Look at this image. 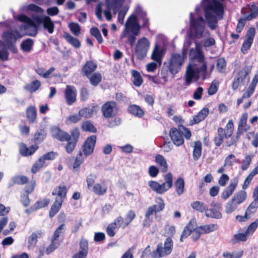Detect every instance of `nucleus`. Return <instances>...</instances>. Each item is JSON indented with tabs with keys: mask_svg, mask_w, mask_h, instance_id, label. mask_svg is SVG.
Instances as JSON below:
<instances>
[{
	"mask_svg": "<svg viewBox=\"0 0 258 258\" xmlns=\"http://www.w3.org/2000/svg\"><path fill=\"white\" fill-rule=\"evenodd\" d=\"M213 208L210 209H208L206 211L205 215L207 217H211L215 219H221L222 217V215L220 212L221 209V206L218 203H215L213 205Z\"/></svg>",
	"mask_w": 258,
	"mask_h": 258,
	"instance_id": "26",
	"label": "nucleus"
},
{
	"mask_svg": "<svg viewBox=\"0 0 258 258\" xmlns=\"http://www.w3.org/2000/svg\"><path fill=\"white\" fill-rule=\"evenodd\" d=\"M63 37L74 48H79L81 47V44L79 40L72 36L69 32H64L63 35Z\"/></svg>",
	"mask_w": 258,
	"mask_h": 258,
	"instance_id": "35",
	"label": "nucleus"
},
{
	"mask_svg": "<svg viewBox=\"0 0 258 258\" xmlns=\"http://www.w3.org/2000/svg\"><path fill=\"white\" fill-rule=\"evenodd\" d=\"M175 190L177 194L180 196L184 191V181L181 177H178L174 183Z\"/></svg>",
	"mask_w": 258,
	"mask_h": 258,
	"instance_id": "47",
	"label": "nucleus"
},
{
	"mask_svg": "<svg viewBox=\"0 0 258 258\" xmlns=\"http://www.w3.org/2000/svg\"><path fill=\"white\" fill-rule=\"evenodd\" d=\"M250 72L251 69L248 66H245L242 69L238 71L236 76L239 78L241 80L244 81Z\"/></svg>",
	"mask_w": 258,
	"mask_h": 258,
	"instance_id": "53",
	"label": "nucleus"
},
{
	"mask_svg": "<svg viewBox=\"0 0 258 258\" xmlns=\"http://www.w3.org/2000/svg\"><path fill=\"white\" fill-rule=\"evenodd\" d=\"M70 137L67 141V144L64 147L66 151L68 154H71L75 150L77 143L80 138V133L79 128L75 127L70 132Z\"/></svg>",
	"mask_w": 258,
	"mask_h": 258,
	"instance_id": "11",
	"label": "nucleus"
},
{
	"mask_svg": "<svg viewBox=\"0 0 258 258\" xmlns=\"http://www.w3.org/2000/svg\"><path fill=\"white\" fill-rule=\"evenodd\" d=\"M51 136L55 139L60 142H65L69 137L70 135L68 133L62 131L59 127L54 126L50 129Z\"/></svg>",
	"mask_w": 258,
	"mask_h": 258,
	"instance_id": "20",
	"label": "nucleus"
},
{
	"mask_svg": "<svg viewBox=\"0 0 258 258\" xmlns=\"http://www.w3.org/2000/svg\"><path fill=\"white\" fill-rule=\"evenodd\" d=\"M226 68V62L224 58L220 57L217 59L216 63V69L218 72L223 73L225 72Z\"/></svg>",
	"mask_w": 258,
	"mask_h": 258,
	"instance_id": "59",
	"label": "nucleus"
},
{
	"mask_svg": "<svg viewBox=\"0 0 258 258\" xmlns=\"http://www.w3.org/2000/svg\"><path fill=\"white\" fill-rule=\"evenodd\" d=\"M45 164L43 159L40 157L33 164L31 168V172L33 174L38 172L41 168H42Z\"/></svg>",
	"mask_w": 258,
	"mask_h": 258,
	"instance_id": "57",
	"label": "nucleus"
},
{
	"mask_svg": "<svg viewBox=\"0 0 258 258\" xmlns=\"http://www.w3.org/2000/svg\"><path fill=\"white\" fill-rule=\"evenodd\" d=\"M18 20L24 22L26 24L25 26V29H27L28 27H31L34 28V31L33 33H30L29 35L32 36H35L37 34V28L38 26L36 25L33 21H32L30 18L24 14H21L18 16Z\"/></svg>",
	"mask_w": 258,
	"mask_h": 258,
	"instance_id": "22",
	"label": "nucleus"
},
{
	"mask_svg": "<svg viewBox=\"0 0 258 258\" xmlns=\"http://www.w3.org/2000/svg\"><path fill=\"white\" fill-rule=\"evenodd\" d=\"M82 130L85 132L96 133L97 130L95 126L89 120L83 122L81 125Z\"/></svg>",
	"mask_w": 258,
	"mask_h": 258,
	"instance_id": "54",
	"label": "nucleus"
},
{
	"mask_svg": "<svg viewBox=\"0 0 258 258\" xmlns=\"http://www.w3.org/2000/svg\"><path fill=\"white\" fill-rule=\"evenodd\" d=\"M26 118L29 123H33L37 119V109L33 105L28 106L26 110Z\"/></svg>",
	"mask_w": 258,
	"mask_h": 258,
	"instance_id": "28",
	"label": "nucleus"
},
{
	"mask_svg": "<svg viewBox=\"0 0 258 258\" xmlns=\"http://www.w3.org/2000/svg\"><path fill=\"white\" fill-rule=\"evenodd\" d=\"M164 182L162 184L157 181L151 180L148 182V185L152 190L157 194H162L170 188L173 185V175L171 172H168L164 175Z\"/></svg>",
	"mask_w": 258,
	"mask_h": 258,
	"instance_id": "6",
	"label": "nucleus"
},
{
	"mask_svg": "<svg viewBox=\"0 0 258 258\" xmlns=\"http://www.w3.org/2000/svg\"><path fill=\"white\" fill-rule=\"evenodd\" d=\"M200 73L202 74L203 80L207 78V68L205 64L200 65L195 63L192 65L189 64L187 68L185 74L186 85H189L193 79L198 80L200 77Z\"/></svg>",
	"mask_w": 258,
	"mask_h": 258,
	"instance_id": "3",
	"label": "nucleus"
},
{
	"mask_svg": "<svg viewBox=\"0 0 258 258\" xmlns=\"http://www.w3.org/2000/svg\"><path fill=\"white\" fill-rule=\"evenodd\" d=\"M90 34L94 37L99 44H101L103 42L102 37L101 33L98 28L96 27H93L90 30Z\"/></svg>",
	"mask_w": 258,
	"mask_h": 258,
	"instance_id": "55",
	"label": "nucleus"
},
{
	"mask_svg": "<svg viewBox=\"0 0 258 258\" xmlns=\"http://www.w3.org/2000/svg\"><path fill=\"white\" fill-rule=\"evenodd\" d=\"M96 136L92 135L87 138L82 146V153L86 157L92 154L96 142Z\"/></svg>",
	"mask_w": 258,
	"mask_h": 258,
	"instance_id": "16",
	"label": "nucleus"
},
{
	"mask_svg": "<svg viewBox=\"0 0 258 258\" xmlns=\"http://www.w3.org/2000/svg\"><path fill=\"white\" fill-rule=\"evenodd\" d=\"M41 82L38 80L32 81L30 83L26 84L24 86V89L30 93L37 91L41 87Z\"/></svg>",
	"mask_w": 258,
	"mask_h": 258,
	"instance_id": "39",
	"label": "nucleus"
},
{
	"mask_svg": "<svg viewBox=\"0 0 258 258\" xmlns=\"http://www.w3.org/2000/svg\"><path fill=\"white\" fill-rule=\"evenodd\" d=\"M211 11L218 16H222L224 13L222 4L217 0H212L211 2L205 7V15L207 13L212 14Z\"/></svg>",
	"mask_w": 258,
	"mask_h": 258,
	"instance_id": "15",
	"label": "nucleus"
},
{
	"mask_svg": "<svg viewBox=\"0 0 258 258\" xmlns=\"http://www.w3.org/2000/svg\"><path fill=\"white\" fill-rule=\"evenodd\" d=\"M202 150V143L200 141L195 142L192 152V157L195 161H197L201 156Z\"/></svg>",
	"mask_w": 258,
	"mask_h": 258,
	"instance_id": "41",
	"label": "nucleus"
},
{
	"mask_svg": "<svg viewBox=\"0 0 258 258\" xmlns=\"http://www.w3.org/2000/svg\"><path fill=\"white\" fill-rule=\"evenodd\" d=\"M137 17L134 14L131 15L125 23V27L130 29L132 34H128L127 41L131 46L135 45L136 36L139 34L141 26L137 21Z\"/></svg>",
	"mask_w": 258,
	"mask_h": 258,
	"instance_id": "7",
	"label": "nucleus"
},
{
	"mask_svg": "<svg viewBox=\"0 0 258 258\" xmlns=\"http://www.w3.org/2000/svg\"><path fill=\"white\" fill-rule=\"evenodd\" d=\"M194 57L199 63H201V65L205 64L207 67V63L205 61L204 54L203 51L200 48H196V53Z\"/></svg>",
	"mask_w": 258,
	"mask_h": 258,
	"instance_id": "52",
	"label": "nucleus"
},
{
	"mask_svg": "<svg viewBox=\"0 0 258 258\" xmlns=\"http://www.w3.org/2000/svg\"><path fill=\"white\" fill-rule=\"evenodd\" d=\"M136 12L143 21L142 27L144 29L149 30L150 27L149 19L147 17V13L144 12L141 7L137 8Z\"/></svg>",
	"mask_w": 258,
	"mask_h": 258,
	"instance_id": "36",
	"label": "nucleus"
},
{
	"mask_svg": "<svg viewBox=\"0 0 258 258\" xmlns=\"http://www.w3.org/2000/svg\"><path fill=\"white\" fill-rule=\"evenodd\" d=\"M191 207L195 210L201 213L206 212L208 211V206L203 202L195 201L191 203Z\"/></svg>",
	"mask_w": 258,
	"mask_h": 258,
	"instance_id": "42",
	"label": "nucleus"
},
{
	"mask_svg": "<svg viewBox=\"0 0 258 258\" xmlns=\"http://www.w3.org/2000/svg\"><path fill=\"white\" fill-rule=\"evenodd\" d=\"M257 227L258 219H256L248 226L245 232L248 236H251Z\"/></svg>",
	"mask_w": 258,
	"mask_h": 258,
	"instance_id": "58",
	"label": "nucleus"
},
{
	"mask_svg": "<svg viewBox=\"0 0 258 258\" xmlns=\"http://www.w3.org/2000/svg\"><path fill=\"white\" fill-rule=\"evenodd\" d=\"M186 54V50L183 49L182 51V55L179 53H174L172 55L168 69H165L164 67L161 69V78L164 80L163 84L167 81L168 77V72L171 74L174 75L177 74L180 69L181 66L184 61V56Z\"/></svg>",
	"mask_w": 258,
	"mask_h": 258,
	"instance_id": "2",
	"label": "nucleus"
},
{
	"mask_svg": "<svg viewBox=\"0 0 258 258\" xmlns=\"http://www.w3.org/2000/svg\"><path fill=\"white\" fill-rule=\"evenodd\" d=\"M238 205H239L236 203V202H235V201L231 199L229 201H228L226 205V213L227 214L232 213L236 210Z\"/></svg>",
	"mask_w": 258,
	"mask_h": 258,
	"instance_id": "56",
	"label": "nucleus"
},
{
	"mask_svg": "<svg viewBox=\"0 0 258 258\" xmlns=\"http://www.w3.org/2000/svg\"><path fill=\"white\" fill-rule=\"evenodd\" d=\"M107 185L106 182L104 181L102 184L97 183H95L92 187V191L97 196H102L104 195L107 190Z\"/></svg>",
	"mask_w": 258,
	"mask_h": 258,
	"instance_id": "31",
	"label": "nucleus"
},
{
	"mask_svg": "<svg viewBox=\"0 0 258 258\" xmlns=\"http://www.w3.org/2000/svg\"><path fill=\"white\" fill-rule=\"evenodd\" d=\"M136 217V214L135 211L130 210L125 215L124 218L121 216H118L116 218L117 219V222L119 221L121 225V228L124 229L131 223L132 221L135 219Z\"/></svg>",
	"mask_w": 258,
	"mask_h": 258,
	"instance_id": "18",
	"label": "nucleus"
},
{
	"mask_svg": "<svg viewBox=\"0 0 258 258\" xmlns=\"http://www.w3.org/2000/svg\"><path fill=\"white\" fill-rule=\"evenodd\" d=\"M249 10L250 13L247 15V19L251 20L255 19L258 16V7L254 3L250 6Z\"/></svg>",
	"mask_w": 258,
	"mask_h": 258,
	"instance_id": "62",
	"label": "nucleus"
},
{
	"mask_svg": "<svg viewBox=\"0 0 258 258\" xmlns=\"http://www.w3.org/2000/svg\"><path fill=\"white\" fill-rule=\"evenodd\" d=\"M173 241L171 237H167L164 244L160 242L157 245L156 249L150 253L152 258H161L169 255L173 248Z\"/></svg>",
	"mask_w": 258,
	"mask_h": 258,
	"instance_id": "5",
	"label": "nucleus"
},
{
	"mask_svg": "<svg viewBox=\"0 0 258 258\" xmlns=\"http://www.w3.org/2000/svg\"><path fill=\"white\" fill-rule=\"evenodd\" d=\"M155 161L162 172L165 173L167 171L168 165L165 158L162 155L160 154L156 155Z\"/></svg>",
	"mask_w": 258,
	"mask_h": 258,
	"instance_id": "32",
	"label": "nucleus"
},
{
	"mask_svg": "<svg viewBox=\"0 0 258 258\" xmlns=\"http://www.w3.org/2000/svg\"><path fill=\"white\" fill-rule=\"evenodd\" d=\"M108 8H113L114 11H117L122 6L123 0H106Z\"/></svg>",
	"mask_w": 258,
	"mask_h": 258,
	"instance_id": "51",
	"label": "nucleus"
},
{
	"mask_svg": "<svg viewBox=\"0 0 258 258\" xmlns=\"http://www.w3.org/2000/svg\"><path fill=\"white\" fill-rule=\"evenodd\" d=\"M131 76L133 78V83L136 87H140L143 83V79L140 73L135 70L131 72Z\"/></svg>",
	"mask_w": 258,
	"mask_h": 258,
	"instance_id": "40",
	"label": "nucleus"
},
{
	"mask_svg": "<svg viewBox=\"0 0 258 258\" xmlns=\"http://www.w3.org/2000/svg\"><path fill=\"white\" fill-rule=\"evenodd\" d=\"M98 106H93L91 108L85 107L79 111V113L81 117L85 118H90L94 112L96 111V108Z\"/></svg>",
	"mask_w": 258,
	"mask_h": 258,
	"instance_id": "37",
	"label": "nucleus"
},
{
	"mask_svg": "<svg viewBox=\"0 0 258 258\" xmlns=\"http://www.w3.org/2000/svg\"><path fill=\"white\" fill-rule=\"evenodd\" d=\"M248 114L246 113H243L240 117L238 123L237 130L235 137H232L234 130V125L232 119H229L224 128L219 127L217 128V135L214 139V143L217 147H220L224 142V140L231 138L229 141L226 142V147H229L236 144L240 139L241 135L244 133L248 131L250 127L247 123Z\"/></svg>",
	"mask_w": 258,
	"mask_h": 258,
	"instance_id": "1",
	"label": "nucleus"
},
{
	"mask_svg": "<svg viewBox=\"0 0 258 258\" xmlns=\"http://www.w3.org/2000/svg\"><path fill=\"white\" fill-rule=\"evenodd\" d=\"M101 111L105 118H108L116 116L118 112L117 103L114 101L106 102L101 107Z\"/></svg>",
	"mask_w": 258,
	"mask_h": 258,
	"instance_id": "12",
	"label": "nucleus"
},
{
	"mask_svg": "<svg viewBox=\"0 0 258 258\" xmlns=\"http://www.w3.org/2000/svg\"><path fill=\"white\" fill-rule=\"evenodd\" d=\"M117 221V219H115L113 222L109 224L106 228V232L109 237H113L116 233L115 229L117 228H121V225L119 221Z\"/></svg>",
	"mask_w": 258,
	"mask_h": 258,
	"instance_id": "33",
	"label": "nucleus"
},
{
	"mask_svg": "<svg viewBox=\"0 0 258 258\" xmlns=\"http://www.w3.org/2000/svg\"><path fill=\"white\" fill-rule=\"evenodd\" d=\"M209 113V108L204 107L202 109L197 115L193 116V118L190 120L191 124H195L200 123L204 120L208 116Z\"/></svg>",
	"mask_w": 258,
	"mask_h": 258,
	"instance_id": "27",
	"label": "nucleus"
},
{
	"mask_svg": "<svg viewBox=\"0 0 258 258\" xmlns=\"http://www.w3.org/2000/svg\"><path fill=\"white\" fill-rule=\"evenodd\" d=\"M86 157L83 155L82 151H80L75 158L74 161L70 166V169L73 172H79L81 164L84 162Z\"/></svg>",
	"mask_w": 258,
	"mask_h": 258,
	"instance_id": "23",
	"label": "nucleus"
},
{
	"mask_svg": "<svg viewBox=\"0 0 258 258\" xmlns=\"http://www.w3.org/2000/svg\"><path fill=\"white\" fill-rule=\"evenodd\" d=\"M155 202L157 203V205L151 206L148 208L146 212H147V215H154L163 210L165 208V203L161 197H157L155 199Z\"/></svg>",
	"mask_w": 258,
	"mask_h": 258,
	"instance_id": "21",
	"label": "nucleus"
},
{
	"mask_svg": "<svg viewBox=\"0 0 258 258\" xmlns=\"http://www.w3.org/2000/svg\"><path fill=\"white\" fill-rule=\"evenodd\" d=\"M248 236L245 232L244 233H239L233 235L231 239L232 244H236L240 241L245 242L247 240Z\"/></svg>",
	"mask_w": 258,
	"mask_h": 258,
	"instance_id": "46",
	"label": "nucleus"
},
{
	"mask_svg": "<svg viewBox=\"0 0 258 258\" xmlns=\"http://www.w3.org/2000/svg\"><path fill=\"white\" fill-rule=\"evenodd\" d=\"M205 18L208 22L209 27L211 30H214L217 27V20L216 16L213 14L207 13Z\"/></svg>",
	"mask_w": 258,
	"mask_h": 258,
	"instance_id": "43",
	"label": "nucleus"
},
{
	"mask_svg": "<svg viewBox=\"0 0 258 258\" xmlns=\"http://www.w3.org/2000/svg\"><path fill=\"white\" fill-rule=\"evenodd\" d=\"M43 26L44 29L47 30L50 34H52L53 32L54 25L49 17L44 16Z\"/></svg>",
	"mask_w": 258,
	"mask_h": 258,
	"instance_id": "45",
	"label": "nucleus"
},
{
	"mask_svg": "<svg viewBox=\"0 0 258 258\" xmlns=\"http://www.w3.org/2000/svg\"><path fill=\"white\" fill-rule=\"evenodd\" d=\"M128 112L136 117H142L145 113L144 110L138 105L132 104L128 106Z\"/></svg>",
	"mask_w": 258,
	"mask_h": 258,
	"instance_id": "34",
	"label": "nucleus"
},
{
	"mask_svg": "<svg viewBox=\"0 0 258 258\" xmlns=\"http://www.w3.org/2000/svg\"><path fill=\"white\" fill-rule=\"evenodd\" d=\"M190 26L194 31L197 38L203 37L205 30V24L203 18L201 16L195 19L192 13H190Z\"/></svg>",
	"mask_w": 258,
	"mask_h": 258,
	"instance_id": "10",
	"label": "nucleus"
},
{
	"mask_svg": "<svg viewBox=\"0 0 258 258\" xmlns=\"http://www.w3.org/2000/svg\"><path fill=\"white\" fill-rule=\"evenodd\" d=\"M255 29L253 27H250L247 30L245 39L241 47V52L245 54L250 48L255 35Z\"/></svg>",
	"mask_w": 258,
	"mask_h": 258,
	"instance_id": "13",
	"label": "nucleus"
},
{
	"mask_svg": "<svg viewBox=\"0 0 258 258\" xmlns=\"http://www.w3.org/2000/svg\"><path fill=\"white\" fill-rule=\"evenodd\" d=\"M59 242L57 241V240H54V239L51 238V243L46 248L45 253L47 254H49L55 250L59 246Z\"/></svg>",
	"mask_w": 258,
	"mask_h": 258,
	"instance_id": "63",
	"label": "nucleus"
},
{
	"mask_svg": "<svg viewBox=\"0 0 258 258\" xmlns=\"http://www.w3.org/2000/svg\"><path fill=\"white\" fill-rule=\"evenodd\" d=\"M39 148L37 145L34 144L27 147L24 143H21L19 145V152L20 154L23 157H27L33 155Z\"/></svg>",
	"mask_w": 258,
	"mask_h": 258,
	"instance_id": "19",
	"label": "nucleus"
},
{
	"mask_svg": "<svg viewBox=\"0 0 258 258\" xmlns=\"http://www.w3.org/2000/svg\"><path fill=\"white\" fill-rule=\"evenodd\" d=\"M62 203L63 202H61L59 201L55 200V201L53 203L49 210V215L50 218L54 217L55 215L59 211L61 207Z\"/></svg>",
	"mask_w": 258,
	"mask_h": 258,
	"instance_id": "50",
	"label": "nucleus"
},
{
	"mask_svg": "<svg viewBox=\"0 0 258 258\" xmlns=\"http://www.w3.org/2000/svg\"><path fill=\"white\" fill-rule=\"evenodd\" d=\"M12 180L15 184L24 185L28 182L29 179L25 175H17L13 177Z\"/></svg>",
	"mask_w": 258,
	"mask_h": 258,
	"instance_id": "60",
	"label": "nucleus"
},
{
	"mask_svg": "<svg viewBox=\"0 0 258 258\" xmlns=\"http://www.w3.org/2000/svg\"><path fill=\"white\" fill-rule=\"evenodd\" d=\"M67 191L68 189L66 185H59L54 188L52 195L56 196L55 200L63 202L66 198Z\"/></svg>",
	"mask_w": 258,
	"mask_h": 258,
	"instance_id": "25",
	"label": "nucleus"
},
{
	"mask_svg": "<svg viewBox=\"0 0 258 258\" xmlns=\"http://www.w3.org/2000/svg\"><path fill=\"white\" fill-rule=\"evenodd\" d=\"M66 103L69 105H73L77 100V91L76 88L71 85H67L64 92Z\"/></svg>",
	"mask_w": 258,
	"mask_h": 258,
	"instance_id": "17",
	"label": "nucleus"
},
{
	"mask_svg": "<svg viewBox=\"0 0 258 258\" xmlns=\"http://www.w3.org/2000/svg\"><path fill=\"white\" fill-rule=\"evenodd\" d=\"M42 235L43 232L41 230L32 233L28 239V248L30 249L34 247L37 244V238L41 237Z\"/></svg>",
	"mask_w": 258,
	"mask_h": 258,
	"instance_id": "30",
	"label": "nucleus"
},
{
	"mask_svg": "<svg viewBox=\"0 0 258 258\" xmlns=\"http://www.w3.org/2000/svg\"><path fill=\"white\" fill-rule=\"evenodd\" d=\"M182 131L179 127H171L169 131V136L173 143L176 146H180L184 144V137L186 140H189L191 137L190 130L184 126H180Z\"/></svg>",
	"mask_w": 258,
	"mask_h": 258,
	"instance_id": "4",
	"label": "nucleus"
},
{
	"mask_svg": "<svg viewBox=\"0 0 258 258\" xmlns=\"http://www.w3.org/2000/svg\"><path fill=\"white\" fill-rule=\"evenodd\" d=\"M88 78L89 80L90 84L92 86L96 87L101 82L102 75L99 72H96L91 75Z\"/></svg>",
	"mask_w": 258,
	"mask_h": 258,
	"instance_id": "44",
	"label": "nucleus"
},
{
	"mask_svg": "<svg viewBox=\"0 0 258 258\" xmlns=\"http://www.w3.org/2000/svg\"><path fill=\"white\" fill-rule=\"evenodd\" d=\"M46 132L44 128L37 130L34 134L33 141L35 144L37 145L41 143L46 136Z\"/></svg>",
	"mask_w": 258,
	"mask_h": 258,
	"instance_id": "38",
	"label": "nucleus"
},
{
	"mask_svg": "<svg viewBox=\"0 0 258 258\" xmlns=\"http://www.w3.org/2000/svg\"><path fill=\"white\" fill-rule=\"evenodd\" d=\"M217 225L214 224L200 226V228L202 230L203 234H207L213 232L217 229Z\"/></svg>",
	"mask_w": 258,
	"mask_h": 258,
	"instance_id": "61",
	"label": "nucleus"
},
{
	"mask_svg": "<svg viewBox=\"0 0 258 258\" xmlns=\"http://www.w3.org/2000/svg\"><path fill=\"white\" fill-rule=\"evenodd\" d=\"M246 192L244 190H241L237 192L232 197V199L240 205L243 203L246 198Z\"/></svg>",
	"mask_w": 258,
	"mask_h": 258,
	"instance_id": "48",
	"label": "nucleus"
},
{
	"mask_svg": "<svg viewBox=\"0 0 258 258\" xmlns=\"http://www.w3.org/2000/svg\"><path fill=\"white\" fill-rule=\"evenodd\" d=\"M237 185V182H231L228 186L226 187L221 194V198L226 200L229 198L235 190Z\"/></svg>",
	"mask_w": 258,
	"mask_h": 258,
	"instance_id": "29",
	"label": "nucleus"
},
{
	"mask_svg": "<svg viewBox=\"0 0 258 258\" xmlns=\"http://www.w3.org/2000/svg\"><path fill=\"white\" fill-rule=\"evenodd\" d=\"M69 28L71 32L76 36H79L81 33V28L78 23L72 22L69 24Z\"/></svg>",
	"mask_w": 258,
	"mask_h": 258,
	"instance_id": "64",
	"label": "nucleus"
},
{
	"mask_svg": "<svg viewBox=\"0 0 258 258\" xmlns=\"http://www.w3.org/2000/svg\"><path fill=\"white\" fill-rule=\"evenodd\" d=\"M258 83V71L254 75L252 81L246 90L243 93L241 97L238 98L237 100V105L239 106L245 98L250 97L253 94L256 85Z\"/></svg>",
	"mask_w": 258,
	"mask_h": 258,
	"instance_id": "14",
	"label": "nucleus"
},
{
	"mask_svg": "<svg viewBox=\"0 0 258 258\" xmlns=\"http://www.w3.org/2000/svg\"><path fill=\"white\" fill-rule=\"evenodd\" d=\"M97 65L92 60H88L83 65L81 69V74L89 78L91 75L96 70Z\"/></svg>",
	"mask_w": 258,
	"mask_h": 258,
	"instance_id": "24",
	"label": "nucleus"
},
{
	"mask_svg": "<svg viewBox=\"0 0 258 258\" xmlns=\"http://www.w3.org/2000/svg\"><path fill=\"white\" fill-rule=\"evenodd\" d=\"M34 42L31 38H27L22 41L21 44V48L24 52H30L33 48Z\"/></svg>",
	"mask_w": 258,
	"mask_h": 258,
	"instance_id": "49",
	"label": "nucleus"
},
{
	"mask_svg": "<svg viewBox=\"0 0 258 258\" xmlns=\"http://www.w3.org/2000/svg\"><path fill=\"white\" fill-rule=\"evenodd\" d=\"M150 46V42L146 37H143L138 39L135 49L137 58L139 60L143 59L146 56Z\"/></svg>",
	"mask_w": 258,
	"mask_h": 258,
	"instance_id": "9",
	"label": "nucleus"
},
{
	"mask_svg": "<svg viewBox=\"0 0 258 258\" xmlns=\"http://www.w3.org/2000/svg\"><path fill=\"white\" fill-rule=\"evenodd\" d=\"M22 35L18 30L13 32L6 31L3 33V38L7 48L13 53H17L18 51L16 43Z\"/></svg>",
	"mask_w": 258,
	"mask_h": 258,
	"instance_id": "8",
	"label": "nucleus"
}]
</instances>
